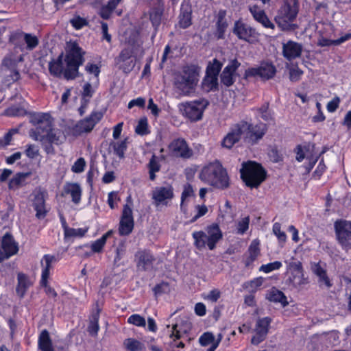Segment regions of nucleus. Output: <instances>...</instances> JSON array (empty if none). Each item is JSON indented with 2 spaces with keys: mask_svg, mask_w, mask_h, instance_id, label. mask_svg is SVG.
<instances>
[{
  "mask_svg": "<svg viewBox=\"0 0 351 351\" xmlns=\"http://www.w3.org/2000/svg\"><path fill=\"white\" fill-rule=\"evenodd\" d=\"M134 261L138 270L147 271L152 268L155 257L150 250L141 249L135 253Z\"/></svg>",
  "mask_w": 351,
  "mask_h": 351,
  "instance_id": "15",
  "label": "nucleus"
},
{
  "mask_svg": "<svg viewBox=\"0 0 351 351\" xmlns=\"http://www.w3.org/2000/svg\"><path fill=\"white\" fill-rule=\"evenodd\" d=\"M271 321L268 317L258 319L254 330L255 334L251 340L252 344L258 345L265 339Z\"/></svg>",
  "mask_w": 351,
  "mask_h": 351,
  "instance_id": "16",
  "label": "nucleus"
},
{
  "mask_svg": "<svg viewBox=\"0 0 351 351\" xmlns=\"http://www.w3.org/2000/svg\"><path fill=\"white\" fill-rule=\"evenodd\" d=\"M149 178L152 180H154L156 178L155 173L160 171V165L159 163L158 158L155 156L153 155L151 158L149 164Z\"/></svg>",
  "mask_w": 351,
  "mask_h": 351,
  "instance_id": "45",
  "label": "nucleus"
},
{
  "mask_svg": "<svg viewBox=\"0 0 351 351\" xmlns=\"http://www.w3.org/2000/svg\"><path fill=\"white\" fill-rule=\"evenodd\" d=\"M134 53V47L130 45L122 49L119 56L115 58L117 66L124 73L130 72L134 67L136 61Z\"/></svg>",
  "mask_w": 351,
  "mask_h": 351,
  "instance_id": "9",
  "label": "nucleus"
},
{
  "mask_svg": "<svg viewBox=\"0 0 351 351\" xmlns=\"http://www.w3.org/2000/svg\"><path fill=\"white\" fill-rule=\"evenodd\" d=\"M84 52L77 43H68L64 59L63 60V54L61 53L57 59L49 62L50 73L56 77L63 74L66 80L75 79L77 76L80 66L84 61Z\"/></svg>",
  "mask_w": 351,
  "mask_h": 351,
  "instance_id": "1",
  "label": "nucleus"
},
{
  "mask_svg": "<svg viewBox=\"0 0 351 351\" xmlns=\"http://www.w3.org/2000/svg\"><path fill=\"white\" fill-rule=\"evenodd\" d=\"M302 75L303 71L298 66L293 67L290 69L289 78L292 82L298 81Z\"/></svg>",
  "mask_w": 351,
  "mask_h": 351,
  "instance_id": "60",
  "label": "nucleus"
},
{
  "mask_svg": "<svg viewBox=\"0 0 351 351\" xmlns=\"http://www.w3.org/2000/svg\"><path fill=\"white\" fill-rule=\"evenodd\" d=\"M266 298L270 302L280 303L282 306H286L289 304L284 293L275 287L268 291Z\"/></svg>",
  "mask_w": 351,
  "mask_h": 351,
  "instance_id": "29",
  "label": "nucleus"
},
{
  "mask_svg": "<svg viewBox=\"0 0 351 351\" xmlns=\"http://www.w3.org/2000/svg\"><path fill=\"white\" fill-rule=\"evenodd\" d=\"M199 177L204 182L219 189L226 188L229 184L227 172L218 161L203 167Z\"/></svg>",
  "mask_w": 351,
  "mask_h": 351,
  "instance_id": "4",
  "label": "nucleus"
},
{
  "mask_svg": "<svg viewBox=\"0 0 351 351\" xmlns=\"http://www.w3.org/2000/svg\"><path fill=\"white\" fill-rule=\"evenodd\" d=\"M250 217H245L237 223L236 233L239 235L244 234L249 228Z\"/></svg>",
  "mask_w": 351,
  "mask_h": 351,
  "instance_id": "47",
  "label": "nucleus"
},
{
  "mask_svg": "<svg viewBox=\"0 0 351 351\" xmlns=\"http://www.w3.org/2000/svg\"><path fill=\"white\" fill-rule=\"evenodd\" d=\"M121 0H109L108 3L103 5L99 11V15L104 19H108L110 18L112 12L116 8L117 5L121 2Z\"/></svg>",
  "mask_w": 351,
  "mask_h": 351,
  "instance_id": "38",
  "label": "nucleus"
},
{
  "mask_svg": "<svg viewBox=\"0 0 351 351\" xmlns=\"http://www.w3.org/2000/svg\"><path fill=\"white\" fill-rule=\"evenodd\" d=\"M32 175L31 172H22L16 173L9 182L10 189H16L23 186L27 181V179Z\"/></svg>",
  "mask_w": 351,
  "mask_h": 351,
  "instance_id": "32",
  "label": "nucleus"
},
{
  "mask_svg": "<svg viewBox=\"0 0 351 351\" xmlns=\"http://www.w3.org/2000/svg\"><path fill=\"white\" fill-rule=\"evenodd\" d=\"M102 116L101 112H92L88 117L80 121L76 125V130L80 133L90 132L96 123L102 118Z\"/></svg>",
  "mask_w": 351,
  "mask_h": 351,
  "instance_id": "20",
  "label": "nucleus"
},
{
  "mask_svg": "<svg viewBox=\"0 0 351 351\" xmlns=\"http://www.w3.org/2000/svg\"><path fill=\"white\" fill-rule=\"evenodd\" d=\"M173 188L169 184L156 187L153 191V197H173Z\"/></svg>",
  "mask_w": 351,
  "mask_h": 351,
  "instance_id": "41",
  "label": "nucleus"
},
{
  "mask_svg": "<svg viewBox=\"0 0 351 351\" xmlns=\"http://www.w3.org/2000/svg\"><path fill=\"white\" fill-rule=\"evenodd\" d=\"M32 122L36 125L29 132V136L35 141L50 144L60 145L65 141V136L60 130L53 129V119L49 114H34Z\"/></svg>",
  "mask_w": 351,
  "mask_h": 351,
  "instance_id": "2",
  "label": "nucleus"
},
{
  "mask_svg": "<svg viewBox=\"0 0 351 351\" xmlns=\"http://www.w3.org/2000/svg\"><path fill=\"white\" fill-rule=\"evenodd\" d=\"M239 66L240 63L237 60H233L224 68L221 75V80L224 85L230 86L233 84L235 71Z\"/></svg>",
  "mask_w": 351,
  "mask_h": 351,
  "instance_id": "23",
  "label": "nucleus"
},
{
  "mask_svg": "<svg viewBox=\"0 0 351 351\" xmlns=\"http://www.w3.org/2000/svg\"><path fill=\"white\" fill-rule=\"evenodd\" d=\"M128 323L138 327H145V319L138 314H132L128 318Z\"/></svg>",
  "mask_w": 351,
  "mask_h": 351,
  "instance_id": "51",
  "label": "nucleus"
},
{
  "mask_svg": "<svg viewBox=\"0 0 351 351\" xmlns=\"http://www.w3.org/2000/svg\"><path fill=\"white\" fill-rule=\"evenodd\" d=\"M216 340L213 334L209 332H204L199 338V342L202 346L213 344Z\"/></svg>",
  "mask_w": 351,
  "mask_h": 351,
  "instance_id": "55",
  "label": "nucleus"
},
{
  "mask_svg": "<svg viewBox=\"0 0 351 351\" xmlns=\"http://www.w3.org/2000/svg\"><path fill=\"white\" fill-rule=\"evenodd\" d=\"M265 278L263 277H257L247 282L245 287L249 289L250 291L254 293L257 289L261 287L264 282Z\"/></svg>",
  "mask_w": 351,
  "mask_h": 351,
  "instance_id": "52",
  "label": "nucleus"
},
{
  "mask_svg": "<svg viewBox=\"0 0 351 351\" xmlns=\"http://www.w3.org/2000/svg\"><path fill=\"white\" fill-rule=\"evenodd\" d=\"M38 348L41 351H54L49 333L47 330H43L38 340Z\"/></svg>",
  "mask_w": 351,
  "mask_h": 351,
  "instance_id": "33",
  "label": "nucleus"
},
{
  "mask_svg": "<svg viewBox=\"0 0 351 351\" xmlns=\"http://www.w3.org/2000/svg\"><path fill=\"white\" fill-rule=\"evenodd\" d=\"M285 263L288 264V269H290L291 272L304 271L302 264L300 261H293L288 263L286 261Z\"/></svg>",
  "mask_w": 351,
  "mask_h": 351,
  "instance_id": "63",
  "label": "nucleus"
},
{
  "mask_svg": "<svg viewBox=\"0 0 351 351\" xmlns=\"http://www.w3.org/2000/svg\"><path fill=\"white\" fill-rule=\"evenodd\" d=\"M248 128V123L246 122H242L233 125L223 138L221 145L227 149L232 148L245 134Z\"/></svg>",
  "mask_w": 351,
  "mask_h": 351,
  "instance_id": "12",
  "label": "nucleus"
},
{
  "mask_svg": "<svg viewBox=\"0 0 351 351\" xmlns=\"http://www.w3.org/2000/svg\"><path fill=\"white\" fill-rule=\"evenodd\" d=\"M287 283L291 288L299 289L308 284V280L304 277V271L291 272Z\"/></svg>",
  "mask_w": 351,
  "mask_h": 351,
  "instance_id": "26",
  "label": "nucleus"
},
{
  "mask_svg": "<svg viewBox=\"0 0 351 351\" xmlns=\"http://www.w3.org/2000/svg\"><path fill=\"white\" fill-rule=\"evenodd\" d=\"M240 173L245 184L251 188H256L266 178V171L263 167L260 164L251 160L242 163Z\"/></svg>",
  "mask_w": 351,
  "mask_h": 351,
  "instance_id": "7",
  "label": "nucleus"
},
{
  "mask_svg": "<svg viewBox=\"0 0 351 351\" xmlns=\"http://www.w3.org/2000/svg\"><path fill=\"white\" fill-rule=\"evenodd\" d=\"M340 102V98L337 96H335L332 100L328 102L326 105L327 110L329 112H334L339 108Z\"/></svg>",
  "mask_w": 351,
  "mask_h": 351,
  "instance_id": "61",
  "label": "nucleus"
},
{
  "mask_svg": "<svg viewBox=\"0 0 351 351\" xmlns=\"http://www.w3.org/2000/svg\"><path fill=\"white\" fill-rule=\"evenodd\" d=\"M132 206L131 199H128L127 204L123 206L119 222V232L121 236L130 234L134 228Z\"/></svg>",
  "mask_w": 351,
  "mask_h": 351,
  "instance_id": "11",
  "label": "nucleus"
},
{
  "mask_svg": "<svg viewBox=\"0 0 351 351\" xmlns=\"http://www.w3.org/2000/svg\"><path fill=\"white\" fill-rule=\"evenodd\" d=\"M86 72L93 76L89 79L92 84L97 85L99 84V75L100 73L99 67L95 64L88 63L85 68Z\"/></svg>",
  "mask_w": 351,
  "mask_h": 351,
  "instance_id": "42",
  "label": "nucleus"
},
{
  "mask_svg": "<svg viewBox=\"0 0 351 351\" xmlns=\"http://www.w3.org/2000/svg\"><path fill=\"white\" fill-rule=\"evenodd\" d=\"M195 247L202 250H213L217 243L222 239L223 234L217 223L208 226L204 230L196 231L192 234Z\"/></svg>",
  "mask_w": 351,
  "mask_h": 351,
  "instance_id": "5",
  "label": "nucleus"
},
{
  "mask_svg": "<svg viewBox=\"0 0 351 351\" xmlns=\"http://www.w3.org/2000/svg\"><path fill=\"white\" fill-rule=\"evenodd\" d=\"M128 148L127 138L123 140L112 141L110 143L108 152L117 156L120 159L125 157V152Z\"/></svg>",
  "mask_w": 351,
  "mask_h": 351,
  "instance_id": "25",
  "label": "nucleus"
},
{
  "mask_svg": "<svg viewBox=\"0 0 351 351\" xmlns=\"http://www.w3.org/2000/svg\"><path fill=\"white\" fill-rule=\"evenodd\" d=\"M191 24V9L188 5L182 4L179 15V25L182 28H186Z\"/></svg>",
  "mask_w": 351,
  "mask_h": 351,
  "instance_id": "31",
  "label": "nucleus"
},
{
  "mask_svg": "<svg viewBox=\"0 0 351 351\" xmlns=\"http://www.w3.org/2000/svg\"><path fill=\"white\" fill-rule=\"evenodd\" d=\"M70 22L73 27L76 29H80L88 25L86 19L80 16H73V18L71 19Z\"/></svg>",
  "mask_w": 351,
  "mask_h": 351,
  "instance_id": "56",
  "label": "nucleus"
},
{
  "mask_svg": "<svg viewBox=\"0 0 351 351\" xmlns=\"http://www.w3.org/2000/svg\"><path fill=\"white\" fill-rule=\"evenodd\" d=\"M190 328V326L188 323H182L179 324L176 323L172 327L171 333L170 334V337L175 341L176 339H178L182 337V335L187 333L188 330Z\"/></svg>",
  "mask_w": 351,
  "mask_h": 351,
  "instance_id": "36",
  "label": "nucleus"
},
{
  "mask_svg": "<svg viewBox=\"0 0 351 351\" xmlns=\"http://www.w3.org/2000/svg\"><path fill=\"white\" fill-rule=\"evenodd\" d=\"M85 166V160L83 158H80L74 162L71 170L74 173H80L84 171Z\"/></svg>",
  "mask_w": 351,
  "mask_h": 351,
  "instance_id": "59",
  "label": "nucleus"
},
{
  "mask_svg": "<svg viewBox=\"0 0 351 351\" xmlns=\"http://www.w3.org/2000/svg\"><path fill=\"white\" fill-rule=\"evenodd\" d=\"M33 206L36 211V217L39 219H44L50 208L45 204V199H34Z\"/></svg>",
  "mask_w": 351,
  "mask_h": 351,
  "instance_id": "35",
  "label": "nucleus"
},
{
  "mask_svg": "<svg viewBox=\"0 0 351 351\" xmlns=\"http://www.w3.org/2000/svg\"><path fill=\"white\" fill-rule=\"evenodd\" d=\"M272 232L280 243H285L286 241L287 235L284 231L281 230V225L280 223L276 222L273 224Z\"/></svg>",
  "mask_w": 351,
  "mask_h": 351,
  "instance_id": "54",
  "label": "nucleus"
},
{
  "mask_svg": "<svg viewBox=\"0 0 351 351\" xmlns=\"http://www.w3.org/2000/svg\"><path fill=\"white\" fill-rule=\"evenodd\" d=\"M335 230L339 242L346 249H351V221L338 220L335 223Z\"/></svg>",
  "mask_w": 351,
  "mask_h": 351,
  "instance_id": "10",
  "label": "nucleus"
},
{
  "mask_svg": "<svg viewBox=\"0 0 351 351\" xmlns=\"http://www.w3.org/2000/svg\"><path fill=\"white\" fill-rule=\"evenodd\" d=\"M218 86L217 76H213L206 73L203 81V88L206 91L216 89Z\"/></svg>",
  "mask_w": 351,
  "mask_h": 351,
  "instance_id": "44",
  "label": "nucleus"
},
{
  "mask_svg": "<svg viewBox=\"0 0 351 351\" xmlns=\"http://www.w3.org/2000/svg\"><path fill=\"white\" fill-rule=\"evenodd\" d=\"M225 15V12H219V17L217 22V37L219 38H222L223 36V33L226 31V29L228 26L226 21L223 19V16Z\"/></svg>",
  "mask_w": 351,
  "mask_h": 351,
  "instance_id": "53",
  "label": "nucleus"
},
{
  "mask_svg": "<svg viewBox=\"0 0 351 351\" xmlns=\"http://www.w3.org/2000/svg\"><path fill=\"white\" fill-rule=\"evenodd\" d=\"M24 41L27 45L26 49L28 50L34 49L38 45V38L31 34H24Z\"/></svg>",
  "mask_w": 351,
  "mask_h": 351,
  "instance_id": "48",
  "label": "nucleus"
},
{
  "mask_svg": "<svg viewBox=\"0 0 351 351\" xmlns=\"http://www.w3.org/2000/svg\"><path fill=\"white\" fill-rule=\"evenodd\" d=\"M59 258L52 254H45L40 260L41 277L40 285H46L50 277V271L53 268V264L58 263Z\"/></svg>",
  "mask_w": 351,
  "mask_h": 351,
  "instance_id": "18",
  "label": "nucleus"
},
{
  "mask_svg": "<svg viewBox=\"0 0 351 351\" xmlns=\"http://www.w3.org/2000/svg\"><path fill=\"white\" fill-rule=\"evenodd\" d=\"M282 266V263L280 261H276L272 263L262 265L259 268V271L263 272L265 274H269L273 271L280 269Z\"/></svg>",
  "mask_w": 351,
  "mask_h": 351,
  "instance_id": "46",
  "label": "nucleus"
},
{
  "mask_svg": "<svg viewBox=\"0 0 351 351\" xmlns=\"http://www.w3.org/2000/svg\"><path fill=\"white\" fill-rule=\"evenodd\" d=\"M311 270L319 278V283L324 285L326 287H332V283L327 275L326 270L321 266L320 263H311Z\"/></svg>",
  "mask_w": 351,
  "mask_h": 351,
  "instance_id": "27",
  "label": "nucleus"
},
{
  "mask_svg": "<svg viewBox=\"0 0 351 351\" xmlns=\"http://www.w3.org/2000/svg\"><path fill=\"white\" fill-rule=\"evenodd\" d=\"M302 51V46L301 44L296 42L289 40L283 43L282 45V54L284 57L288 60H291L299 58Z\"/></svg>",
  "mask_w": 351,
  "mask_h": 351,
  "instance_id": "21",
  "label": "nucleus"
},
{
  "mask_svg": "<svg viewBox=\"0 0 351 351\" xmlns=\"http://www.w3.org/2000/svg\"><path fill=\"white\" fill-rule=\"evenodd\" d=\"M18 251L19 245L13 237L8 233L5 234L1 239L0 245V263L16 254Z\"/></svg>",
  "mask_w": 351,
  "mask_h": 351,
  "instance_id": "14",
  "label": "nucleus"
},
{
  "mask_svg": "<svg viewBox=\"0 0 351 351\" xmlns=\"http://www.w3.org/2000/svg\"><path fill=\"white\" fill-rule=\"evenodd\" d=\"M258 116H260L265 121H269L272 119L271 114L268 110L267 106H263L258 110Z\"/></svg>",
  "mask_w": 351,
  "mask_h": 351,
  "instance_id": "64",
  "label": "nucleus"
},
{
  "mask_svg": "<svg viewBox=\"0 0 351 351\" xmlns=\"http://www.w3.org/2000/svg\"><path fill=\"white\" fill-rule=\"evenodd\" d=\"M209 102L205 99L181 103L178 109L182 116L191 121H197L202 119L203 113L208 106Z\"/></svg>",
  "mask_w": 351,
  "mask_h": 351,
  "instance_id": "8",
  "label": "nucleus"
},
{
  "mask_svg": "<svg viewBox=\"0 0 351 351\" xmlns=\"http://www.w3.org/2000/svg\"><path fill=\"white\" fill-rule=\"evenodd\" d=\"M19 60H21V58L17 60L12 56H7L3 61V66L10 71L11 80L14 82L18 80L20 77V74L16 69V64Z\"/></svg>",
  "mask_w": 351,
  "mask_h": 351,
  "instance_id": "30",
  "label": "nucleus"
},
{
  "mask_svg": "<svg viewBox=\"0 0 351 351\" xmlns=\"http://www.w3.org/2000/svg\"><path fill=\"white\" fill-rule=\"evenodd\" d=\"M298 11V0H284L275 17L278 26L283 31L294 29L295 26L292 22L296 19Z\"/></svg>",
  "mask_w": 351,
  "mask_h": 351,
  "instance_id": "6",
  "label": "nucleus"
},
{
  "mask_svg": "<svg viewBox=\"0 0 351 351\" xmlns=\"http://www.w3.org/2000/svg\"><path fill=\"white\" fill-rule=\"evenodd\" d=\"M220 297V291L217 289H213L204 297V299L212 302H216Z\"/></svg>",
  "mask_w": 351,
  "mask_h": 351,
  "instance_id": "62",
  "label": "nucleus"
},
{
  "mask_svg": "<svg viewBox=\"0 0 351 351\" xmlns=\"http://www.w3.org/2000/svg\"><path fill=\"white\" fill-rule=\"evenodd\" d=\"M112 231L109 230L106 233H105L101 237L93 241L90 245V247L91 249V252H86V256H90L93 253H100L102 252L104 247L106 243L107 239L110 237ZM84 247H89V245L86 244L83 246L79 247V248L82 249Z\"/></svg>",
  "mask_w": 351,
  "mask_h": 351,
  "instance_id": "24",
  "label": "nucleus"
},
{
  "mask_svg": "<svg viewBox=\"0 0 351 351\" xmlns=\"http://www.w3.org/2000/svg\"><path fill=\"white\" fill-rule=\"evenodd\" d=\"M135 132L140 135H144L148 133L147 121L146 119H141L139 120L135 128Z\"/></svg>",
  "mask_w": 351,
  "mask_h": 351,
  "instance_id": "57",
  "label": "nucleus"
},
{
  "mask_svg": "<svg viewBox=\"0 0 351 351\" xmlns=\"http://www.w3.org/2000/svg\"><path fill=\"white\" fill-rule=\"evenodd\" d=\"M222 64L216 59H214L212 63H210L206 69V73L213 76H218L221 69Z\"/></svg>",
  "mask_w": 351,
  "mask_h": 351,
  "instance_id": "50",
  "label": "nucleus"
},
{
  "mask_svg": "<svg viewBox=\"0 0 351 351\" xmlns=\"http://www.w3.org/2000/svg\"><path fill=\"white\" fill-rule=\"evenodd\" d=\"M88 232V228H69V229H66V232L64 233L65 237H82L86 233Z\"/></svg>",
  "mask_w": 351,
  "mask_h": 351,
  "instance_id": "49",
  "label": "nucleus"
},
{
  "mask_svg": "<svg viewBox=\"0 0 351 351\" xmlns=\"http://www.w3.org/2000/svg\"><path fill=\"white\" fill-rule=\"evenodd\" d=\"M233 32L239 39L247 42L253 41L256 37V32L254 29L239 21L234 23Z\"/></svg>",
  "mask_w": 351,
  "mask_h": 351,
  "instance_id": "19",
  "label": "nucleus"
},
{
  "mask_svg": "<svg viewBox=\"0 0 351 351\" xmlns=\"http://www.w3.org/2000/svg\"><path fill=\"white\" fill-rule=\"evenodd\" d=\"M30 286V282L24 274H18V285L16 287V293L21 297H23L28 287Z\"/></svg>",
  "mask_w": 351,
  "mask_h": 351,
  "instance_id": "39",
  "label": "nucleus"
},
{
  "mask_svg": "<svg viewBox=\"0 0 351 351\" xmlns=\"http://www.w3.org/2000/svg\"><path fill=\"white\" fill-rule=\"evenodd\" d=\"M64 192L66 195H70L71 197H80L82 190L79 184L69 183L64 186Z\"/></svg>",
  "mask_w": 351,
  "mask_h": 351,
  "instance_id": "43",
  "label": "nucleus"
},
{
  "mask_svg": "<svg viewBox=\"0 0 351 351\" xmlns=\"http://www.w3.org/2000/svg\"><path fill=\"white\" fill-rule=\"evenodd\" d=\"M250 12L256 21L259 23L265 28L274 29V24L269 20L265 12L257 5L250 8Z\"/></svg>",
  "mask_w": 351,
  "mask_h": 351,
  "instance_id": "22",
  "label": "nucleus"
},
{
  "mask_svg": "<svg viewBox=\"0 0 351 351\" xmlns=\"http://www.w3.org/2000/svg\"><path fill=\"white\" fill-rule=\"evenodd\" d=\"M260 242L258 239L253 240L248 248V256L245 259V265L249 267L257 258L260 254Z\"/></svg>",
  "mask_w": 351,
  "mask_h": 351,
  "instance_id": "34",
  "label": "nucleus"
},
{
  "mask_svg": "<svg viewBox=\"0 0 351 351\" xmlns=\"http://www.w3.org/2000/svg\"><path fill=\"white\" fill-rule=\"evenodd\" d=\"M249 128L245 133L249 135V138L254 143L261 139L265 134L267 127L264 123H259L256 125L248 124Z\"/></svg>",
  "mask_w": 351,
  "mask_h": 351,
  "instance_id": "28",
  "label": "nucleus"
},
{
  "mask_svg": "<svg viewBox=\"0 0 351 351\" xmlns=\"http://www.w3.org/2000/svg\"><path fill=\"white\" fill-rule=\"evenodd\" d=\"M171 154L176 157L189 158L192 156L193 152L184 138L174 139L169 145Z\"/></svg>",
  "mask_w": 351,
  "mask_h": 351,
  "instance_id": "17",
  "label": "nucleus"
},
{
  "mask_svg": "<svg viewBox=\"0 0 351 351\" xmlns=\"http://www.w3.org/2000/svg\"><path fill=\"white\" fill-rule=\"evenodd\" d=\"M276 72V67L269 62H262L260 65L249 68L245 72V77H260L263 80H269L272 78Z\"/></svg>",
  "mask_w": 351,
  "mask_h": 351,
  "instance_id": "13",
  "label": "nucleus"
},
{
  "mask_svg": "<svg viewBox=\"0 0 351 351\" xmlns=\"http://www.w3.org/2000/svg\"><path fill=\"white\" fill-rule=\"evenodd\" d=\"M163 10V5L158 3V5L156 8L152 9L150 11L149 19L155 28H157L160 24Z\"/></svg>",
  "mask_w": 351,
  "mask_h": 351,
  "instance_id": "37",
  "label": "nucleus"
},
{
  "mask_svg": "<svg viewBox=\"0 0 351 351\" xmlns=\"http://www.w3.org/2000/svg\"><path fill=\"white\" fill-rule=\"evenodd\" d=\"M123 345L128 351H144L145 350V344L134 338L125 339Z\"/></svg>",
  "mask_w": 351,
  "mask_h": 351,
  "instance_id": "40",
  "label": "nucleus"
},
{
  "mask_svg": "<svg viewBox=\"0 0 351 351\" xmlns=\"http://www.w3.org/2000/svg\"><path fill=\"white\" fill-rule=\"evenodd\" d=\"M199 80V69L195 65H186L176 73L174 86L182 96H190L195 92Z\"/></svg>",
  "mask_w": 351,
  "mask_h": 351,
  "instance_id": "3",
  "label": "nucleus"
},
{
  "mask_svg": "<svg viewBox=\"0 0 351 351\" xmlns=\"http://www.w3.org/2000/svg\"><path fill=\"white\" fill-rule=\"evenodd\" d=\"M195 210L197 213L191 219V222H195L197 219L205 215L208 212V208L204 204L196 205Z\"/></svg>",
  "mask_w": 351,
  "mask_h": 351,
  "instance_id": "58",
  "label": "nucleus"
}]
</instances>
